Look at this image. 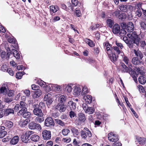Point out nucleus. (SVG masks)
<instances>
[{"mask_svg":"<svg viewBox=\"0 0 146 146\" xmlns=\"http://www.w3.org/2000/svg\"><path fill=\"white\" fill-rule=\"evenodd\" d=\"M136 139L140 144L144 145L146 143V139L144 137H137Z\"/></svg>","mask_w":146,"mask_h":146,"instance_id":"21","label":"nucleus"},{"mask_svg":"<svg viewBox=\"0 0 146 146\" xmlns=\"http://www.w3.org/2000/svg\"><path fill=\"white\" fill-rule=\"evenodd\" d=\"M136 34L135 32H133L132 33H128L127 35V36L130 38L132 40L134 38V36Z\"/></svg>","mask_w":146,"mask_h":146,"instance_id":"44","label":"nucleus"},{"mask_svg":"<svg viewBox=\"0 0 146 146\" xmlns=\"http://www.w3.org/2000/svg\"><path fill=\"white\" fill-rule=\"evenodd\" d=\"M67 99V97L63 95H60L59 97L58 100L60 102L59 103H62L65 102Z\"/></svg>","mask_w":146,"mask_h":146,"instance_id":"31","label":"nucleus"},{"mask_svg":"<svg viewBox=\"0 0 146 146\" xmlns=\"http://www.w3.org/2000/svg\"><path fill=\"white\" fill-rule=\"evenodd\" d=\"M81 136L82 139H86L87 138L91 137L92 134L90 131L86 127H85L80 132Z\"/></svg>","mask_w":146,"mask_h":146,"instance_id":"2","label":"nucleus"},{"mask_svg":"<svg viewBox=\"0 0 146 146\" xmlns=\"http://www.w3.org/2000/svg\"><path fill=\"white\" fill-rule=\"evenodd\" d=\"M71 2L72 5L75 7L77 5L78 1L77 0H72Z\"/></svg>","mask_w":146,"mask_h":146,"instance_id":"57","label":"nucleus"},{"mask_svg":"<svg viewBox=\"0 0 146 146\" xmlns=\"http://www.w3.org/2000/svg\"><path fill=\"white\" fill-rule=\"evenodd\" d=\"M54 122L52 119L50 117H48L45 121V125L46 126H50L53 125Z\"/></svg>","mask_w":146,"mask_h":146,"instance_id":"12","label":"nucleus"},{"mask_svg":"<svg viewBox=\"0 0 146 146\" xmlns=\"http://www.w3.org/2000/svg\"><path fill=\"white\" fill-rule=\"evenodd\" d=\"M134 51L135 55L137 57L139 56L140 59H141L143 57V55L142 53L140 51L138 50H134Z\"/></svg>","mask_w":146,"mask_h":146,"instance_id":"33","label":"nucleus"},{"mask_svg":"<svg viewBox=\"0 0 146 146\" xmlns=\"http://www.w3.org/2000/svg\"><path fill=\"white\" fill-rule=\"evenodd\" d=\"M4 112L5 115L6 116H8L10 114L14 113V110L13 109L11 108L4 109Z\"/></svg>","mask_w":146,"mask_h":146,"instance_id":"20","label":"nucleus"},{"mask_svg":"<svg viewBox=\"0 0 146 146\" xmlns=\"http://www.w3.org/2000/svg\"><path fill=\"white\" fill-rule=\"evenodd\" d=\"M6 49L7 51V56L9 58L11 54V51L10 49L8 47H7Z\"/></svg>","mask_w":146,"mask_h":146,"instance_id":"52","label":"nucleus"},{"mask_svg":"<svg viewBox=\"0 0 146 146\" xmlns=\"http://www.w3.org/2000/svg\"><path fill=\"white\" fill-rule=\"evenodd\" d=\"M66 108V106L64 104L58 103L55 106L54 110L56 111L59 110V111L61 113L64 112Z\"/></svg>","mask_w":146,"mask_h":146,"instance_id":"5","label":"nucleus"},{"mask_svg":"<svg viewBox=\"0 0 146 146\" xmlns=\"http://www.w3.org/2000/svg\"><path fill=\"white\" fill-rule=\"evenodd\" d=\"M33 107L34 108L33 112L34 115L39 117L43 116L44 114L41 109L39 103L35 104L33 105Z\"/></svg>","mask_w":146,"mask_h":146,"instance_id":"1","label":"nucleus"},{"mask_svg":"<svg viewBox=\"0 0 146 146\" xmlns=\"http://www.w3.org/2000/svg\"><path fill=\"white\" fill-rule=\"evenodd\" d=\"M132 40L134 44H136L137 45H138L140 42L141 39L136 34Z\"/></svg>","mask_w":146,"mask_h":146,"instance_id":"24","label":"nucleus"},{"mask_svg":"<svg viewBox=\"0 0 146 146\" xmlns=\"http://www.w3.org/2000/svg\"><path fill=\"white\" fill-rule=\"evenodd\" d=\"M85 41L90 47H93L95 46L94 43L90 39L86 38L85 39Z\"/></svg>","mask_w":146,"mask_h":146,"instance_id":"34","label":"nucleus"},{"mask_svg":"<svg viewBox=\"0 0 146 146\" xmlns=\"http://www.w3.org/2000/svg\"><path fill=\"white\" fill-rule=\"evenodd\" d=\"M121 70L122 72H128L130 70H131V68H128L123 63H121Z\"/></svg>","mask_w":146,"mask_h":146,"instance_id":"14","label":"nucleus"},{"mask_svg":"<svg viewBox=\"0 0 146 146\" xmlns=\"http://www.w3.org/2000/svg\"><path fill=\"white\" fill-rule=\"evenodd\" d=\"M126 29L128 32L131 33L134 30V28L133 23L131 22H129L128 23L126 27Z\"/></svg>","mask_w":146,"mask_h":146,"instance_id":"11","label":"nucleus"},{"mask_svg":"<svg viewBox=\"0 0 146 146\" xmlns=\"http://www.w3.org/2000/svg\"><path fill=\"white\" fill-rule=\"evenodd\" d=\"M44 100L47 106L48 107L50 106L53 101V99L52 98L51 94L49 93L45 95Z\"/></svg>","mask_w":146,"mask_h":146,"instance_id":"3","label":"nucleus"},{"mask_svg":"<svg viewBox=\"0 0 146 146\" xmlns=\"http://www.w3.org/2000/svg\"><path fill=\"white\" fill-rule=\"evenodd\" d=\"M42 135L44 140H48L51 137V132L50 131L44 130L42 131Z\"/></svg>","mask_w":146,"mask_h":146,"instance_id":"7","label":"nucleus"},{"mask_svg":"<svg viewBox=\"0 0 146 146\" xmlns=\"http://www.w3.org/2000/svg\"><path fill=\"white\" fill-rule=\"evenodd\" d=\"M7 134L6 131H3L0 132V138L3 137Z\"/></svg>","mask_w":146,"mask_h":146,"instance_id":"55","label":"nucleus"},{"mask_svg":"<svg viewBox=\"0 0 146 146\" xmlns=\"http://www.w3.org/2000/svg\"><path fill=\"white\" fill-rule=\"evenodd\" d=\"M30 121L29 119H26L22 122L21 125L23 126H25Z\"/></svg>","mask_w":146,"mask_h":146,"instance_id":"53","label":"nucleus"},{"mask_svg":"<svg viewBox=\"0 0 146 146\" xmlns=\"http://www.w3.org/2000/svg\"><path fill=\"white\" fill-rule=\"evenodd\" d=\"M67 4L68 7V9L70 10L71 11H73L74 10V8L73 7L74 6L72 5L70 2H68Z\"/></svg>","mask_w":146,"mask_h":146,"instance_id":"49","label":"nucleus"},{"mask_svg":"<svg viewBox=\"0 0 146 146\" xmlns=\"http://www.w3.org/2000/svg\"><path fill=\"white\" fill-rule=\"evenodd\" d=\"M68 105L71 110H74L76 108L75 103L71 101H69L68 102Z\"/></svg>","mask_w":146,"mask_h":146,"instance_id":"35","label":"nucleus"},{"mask_svg":"<svg viewBox=\"0 0 146 146\" xmlns=\"http://www.w3.org/2000/svg\"><path fill=\"white\" fill-rule=\"evenodd\" d=\"M19 114L22 115L23 117L25 118L29 119L31 117V113L27 111V110H26L25 111H23L18 113Z\"/></svg>","mask_w":146,"mask_h":146,"instance_id":"9","label":"nucleus"},{"mask_svg":"<svg viewBox=\"0 0 146 146\" xmlns=\"http://www.w3.org/2000/svg\"><path fill=\"white\" fill-rule=\"evenodd\" d=\"M29 136L25 133V135H23L21 136L22 141L24 143L28 142L29 140Z\"/></svg>","mask_w":146,"mask_h":146,"instance_id":"27","label":"nucleus"},{"mask_svg":"<svg viewBox=\"0 0 146 146\" xmlns=\"http://www.w3.org/2000/svg\"><path fill=\"white\" fill-rule=\"evenodd\" d=\"M118 8L123 12H125L127 10V6L126 5L120 4L118 6Z\"/></svg>","mask_w":146,"mask_h":146,"instance_id":"22","label":"nucleus"},{"mask_svg":"<svg viewBox=\"0 0 146 146\" xmlns=\"http://www.w3.org/2000/svg\"><path fill=\"white\" fill-rule=\"evenodd\" d=\"M83 99L87 104H90L92 101V96L89 95H85L83 97Z\"/></svg>","mask_w":146,"mask_h":146,"instance_id":"19","label":"nucleus"},{"mask_svg":"<svg viewBox=\"0 0 146 146\" xmlns=\"http://www.w3.org/2000/svg\"><path fill=\"white\" fill-rule=\"evenodd\" d=\"M44 121V118L43 116H37L36 117L35 119V122L36 123H41Z\"/></svg>","mask_w":146,"mask_h":146,"instance_id":"37","label":"nucleus"},{"mask_svg":"<svg viewBox=\"0 0 146 146\" xmlns=\"http://www.w3.org/2000/svg\"><path fill=\"white\" fill-rule=\"evenodd\" d=\"M118 136L113 133H110V141L115 142L118 140Z\"/></svg>","mask_w":146,"mask_h":146,"instance_id":"15","label":"nucleus"},{"mask_svg":"<svg viewBox=\"0 0 146 146\" xmlns=\"http://www.w3.org/2000/svg\"><path fill=\"white\" fill-rule=\"evenodd\" d=\"M75 13L76 15L78 17H80L81 15L80 11L77 9H76Z\"/></svg>","mask_w":146,"mask_h":146,"instance_id":"60","label":"nucleus"},{"mask_svg":"<svg viewBox=\"0 0 146 146\" xmlns=\"http://www.w3.org/2000/svg\"><path fill=\"white\" fill-rule=\"evenodd\" d=\"M56 122L58 124L61 126H64L65 125L64 123L62 120L59 119H56Z\"/></svg>","mask_w":146,"mask_h":146,"instance_id":"54","label":"nucleus"},{"mask_svg":"<svg viewBox=\"0 0 146 146\" xmlns=\"http://www.w3.org/2000/svg\"><path fill=\"white\" fill-rule=\"evenodd\" d=\"M110 59L113 62H114L117 59L115 55V54H112V56L110 57Z\"/></svg>","mask_w":146,"mask_h":146,"instance_id":"56","label":"nucleus"},{"mask_svg":"<svg viewBox=\"0 0 146 146\" xmlns=\"http://www.w3.org/2000/svg\"><path fill=\"white\" fill-rule=\"evenodd\" d=\"M29 128L31 129H36L40 131L41 129V127L40 125L34 121H31L28 125Z\"/></svg>","mask_w":146,"mask_h":146,"instance_id":"4","label":"nucleus"},{"mask_svg":"<svg viewBox=\"0 0 146 146\" xmlns=\"http://www.w3.org/2000/svg\"><path fill=\"white\" fill-rule=\"evenodd\" d=\"M70 130L68 129H64L62 130V133L64 135H66L69 133Z\"/></svg>","mask_w":146,"mask_h":146,"instance_id":"46","label":"nucleus"},{"mask_svg":"<svg viewBox=\"0 0 146 146\" xmlns=\"http://www.w3.org/2000/svg\"><path fill=\"white\" fill-rule=\"evenodd\" d=\"M86 120V118L84 114L81 113L78 114V119H76V121L79 125L85 122Z\"/></svg>","mask_w":146,"mask_h":146,"instance_id":"8","label":"nucleus"},{"mask_svg":"<svg viewBox=\"0 0 146 146\" xmlns=\"http://www.w3.org/2000/svg\"><path fill=\"white\" fill-rule=\"evenodd\" d=\"M82 107L86 113L89 114H92L94 112V109L92 107H88L86 104H83Z\"/></svg>","mask_w":146,"mask_h":146,"instance_id":"6","label":"nucleus"},{"mask_svg":"<svg viewBox=\"0 0 146 146\" xmlns=\"http://www.w3.org/2000/svg\"><path fill=\"white\" fill-rule=\"evenodd\" d=\"M8 42L9 43H11L12 44L13 47L16 49H17L18 48V44L17 41L15 39L12 38H9L8 39Z\"/></svg>","mask_w":146,"mask_h":146,"instance_id":"16","label":"nucleus"},{"mask_svg":"<svg viewBox=\"0 0 146 146\" xmlns=\"http://www.w3.org/2000/svg\"><path fill=\"white\" fill-rule=\"evenodd\" d=\"M79 142L78 139L74 138L73 139V143L74 145V146H76V145H78Z\"/></svg>","mask_w":146,"mask_h":146,"instance_id":"51","label":"nucleus"},{"mask_svg":"<svg viewBox=\"0 0 146 146\" xmlns=\"http://www.w3.org/2000/svg\"><path fill=\"white\" fill-rule=\"evenodd\" d=\"M120 29V27L119 25H115L113 27L112 32L114 34H117L119 33Z\"/></svg>","mask_w":146,"mask_h":146,"instance_id":"23","label":"nucleus"},{"mask_svg":"<svg viewBox=\"0 0 146 146\" xmlns=\"http://www.w3.org/2000/svg\"><path fill=\"white\" fill-rule=\"evenodd\" d=\"M119 33L120 36H123L126 34V32L125 29H121L120 30Z\"/></svg>","mask_w":146,"mask_h":146,"instance_id":"47","label":"nucleus"},{"mask_svg":"<svg viewBox=\"0 0 146 146\" xmlns=\"http://www.w3.org/2000/svg\"><path fill=\"white\" fill-rule=\"evenodd\" d=\"M137 6L138 7V8L136 11V13L137 16L138 17H140L142 15V12L141 9L142 8L141 7L140 4H138Z\"/></svg>","mask_w":146,"mask_h":146,"instance_id":"28","label":"nucleus"},{"mask_svg":"<svg viewBox=\"0 0 146 146\" xmlns=\"http://www.w3.org/2000/svg\"><path fill=\"white\" fill-rule=\"evenodd\" d=\"M104 45L106 50L108 52L107 53L109 57L110 56V54L109 53V51L110 50V44L109 42L107 41L104 42Z\"/></svg>","mask_w":146,"mask_h":146,"instance_id":"32","label":"nucleus"},{"mask_svg":"<svg viewBox=\"0 0 146 146\" xmlns=\"http://www.w3.org/2000/svg\"><path fill=\"white\" fill-rule=\"evenodd\" d=\"M88 92V89L86 86H84L83 87L82 90L81 92V94L82 95H84Z\"/></svg>","mask_w":146,"mask_h":146,"instance_id":"41","label":"nucleus"},{"mask_svg":"<svg viewBox=\"0 0 146 146\" xmlns=\"http://www.w3.org/2000/svg\"><path fill=\"white\" fill-rule=\"evenodd\" d=\"M32 141L34 142L37 141L39 139V137L36 135H32L31 137Z\"/></svg>","mask_w":146,"mask_h":146,"instance_id":"38","label":"nucleus"},{"mask_svg":"<svg viewBox=\"0 0 146 146\" xmlns=\"http://www.w3.org/2000/svg\"><path fill=\"white\" fill-rule=\"evenodd\" d=\"M82 87L75 86L74 87L73 94L75 96H78L80 95L82 91Z\"/></svg>","mask_w":146,"mask_h":146,"instance_id":"10","label":"nucleus"},{"mask_svg":"<svg viewBox=\"0 0 146 146\" xmlns=\"http://www.w3.org/2000/svg\"><path fill=\"white\" fill-rule=\"evenodd\" d=\"M134 42L132 40H130L128 42V43H127L128 46L130 48H133V46L134 45Z\"/></svg>","mask_w":146,"mask_h":146,"instance_id":"40","label":"nucleus"},{"mask_svg":"<svg viewBox=\"0 0 146 146\" xmlns=\"http://www.w3.org/2000/svg\"><path fill=\"white\" fill-rule=\"evenodd\" d=\"M141 28L143 30L146 29V23L144 21H141L139 22Z\"/></svg>","mask_w":146,"mask_h":146,"instance_id":"39","label":"nucleus"},{"mask_svg":"<svg viewBox=\"0 0 146 146\" xmlns=\"http://www.w3.org/2000/svg\"><path fill=\"white\" fill-rule=\"evenodd\" d=\"M14 91L13 90H9L7 92V95L9 97H13L14 96Z\"/></svg>","mask_w":146,"mask_h":146,"instance_id":"43","label":"nucleus"},{"mask_svg":"<svg viewBox=\"0 0 146 146\" xmlns=\"http://www.w3.org/2000/svg\"><path fill=\"white\" fill-rule=\"evenodd\" d=\"M71 139L70 138H63L62 141L64 142L69 143Z\"/></svg>","mask_w":146,"mask_h":146,"instance_id":"63","label":"nucleus"},{"mask_svg":"<svg viewBox=\"0 0 146 146\" xmlns=\"http://www.w3.org/2000/svg\"><path fill=\"white\" fill-rule=\"evenodd\" d=\"M13 101V99L11 98H4V102L6 103H9Z\"/></svg>","mask_w":146,"mask_h":146,"instance_id":"59","label":"nucleus"},{"mask_svg":"<svg viewBox=\"0 0 146 146\" xmlns=\"http://www.w3.org/2000/svg\"><path fill=\"white\" fill-rule=\"evenodd\" d=\"M20 107L21 110L19 111L18 113L21 111H25L26 110H27V105L23 101H21L20 102Z\"/></svg>","mask_w":146,"mask_h":146,"instance_id":"13","label":"nucleus"},{"mask_svg":"<svg viewBox=\"0 0 146 146\" xmlns=\"http://www.w3.org/2000/svg\"><path fill=\"white\" fill-rule=\"evenodd\" d=\"M50 12L51 13V12H52L53 13H55L57 11L59 10V8L56 5L54 6L52 5L50 7Z\"/></svg>","mask_w":146,"mask_h":146,"instance_id":"30","label":"nucleus"},{"mask_svg":"<svg viewBox=\"0 0 146 146\" xmlns=\"http://www.w3.org/2000/svg\"><path fill=\"white\" fill-rule=\"evenodd\" d=\"M123 60L126 64H128L129 60L125 56L123 58Z\"/></svg>","mask_w":146,"mask_h":146,"instance_id":"62","label":"nucleus"},{"mask_svg":"<svg viewBox=\"0 0 146 146\" xmlns=\"http://www.w3.org/2000/svg\"><path fill=\"white\" fill-rule=\"evenodd\" d=\"M11 54H13V56L17 59H19L20 58V54L17 50L14 49L11 50Z\"/></svg>","mask_w":146,"mask_h":146,"instance_id":"25","label":"nucleus"},{"mask_svg":"<svg viewBox=\"0 0 146 146\" xmlns=\"http://www.w3.org/2000/svg\"><path fill=\"white\" fill-rule=\"evenodd\" d=\"M39 87L38 86L36 85L35 84H33L31 86L32 89L34 90H38Z\"/></svg>","mask_w":146,"mask_h":146,"instance_id":"61","label":"nucleus"},{"mask_svg":"<svg viewBox=\"0 0 146 146\" xmlns=\"http://www.w3.org/2000/svg\"><path fill=\"white\" fill-rule=\"evenodd\" d=\"M23 72H17L16 75V77L17 78L20 79L21 78L23 74L22 73Z\"/></svg>","mask_w":146,"mask_h":146,"instance_id":"48","label":"nucleus"},{"mask_svg":"<svg viewBox=\"0 0 146 146\" xmlns=\"http://www.w3.org/2000/svg\"><path fill=\"white\" fill-rule=\"evenodd\" d=\"M19 141V137L17 135L14 137L10 141L11 144L12 145H15L18 143Z\"/></svg>","mask_w":146,"mask_h":146,"instance_id":"26","label":"nucleus"},{"mask_svg":"<svg viewBox=\"0 0 146 146\" xmlns=\"http://www.w3.org/2000/svg\"><path fill=\"white\" fill-rule=\"evenodd\" d=\"M42 94V92L41 90H37L35 92L34 94L33 95V97L34 98H38Z\"/></svg>","mask_w":146,"mask_h":146,"instance_id":"29","label":"nucleus"},{"mask_svg":"<svg viewBox=\"0 0 146 146\" xmlns=\"http://www.w3.org/2000/svg\"><path fill=\"white\" fill-rule=\"evenodd\" d=\"M139 90L140 93H144L145 90L143 88L141 85H138L137 86Z\"/></svg>","mask_w":146,"mask_h":146,"instance_id":"50","label":"nucleus"},{"mask_svg":"<svg viewBox=\"0 0 146 146\" xmlns=\"http://www.w3.org/2000/svg\"><path fill=\"white\" fill-rule=\"evenodd\" d=\"M126 15L125 13H122L118 16V18L120 19H125L126 18Z\"/></svg>","mask_w":146,"mask_h":146,"instance_id":"45","label":"nucleus"},{"mask_svg":"<svg viewBox=\"0 0 146 146\" xmlns=\"http://www.w3.org/2000/svg\"><path fill=\"white\" fill-rule=\"evenodd\" d=\"M138 80L139 82L141 84H144L146 82V78L143 76L139 77Z\"/></svg>","mask_w":146,"mask_h":146,"instance_id":"36","label":"nucleus"},{"mask_svg":"<svg viewBox=\"0 0 146 146\" xmlns=\"http://www.w3.org/2000/svg\"><path fill=\"white\" fill-rule=\"evenodd\" d=\"M11 76H13V71L10 68L8 69L6 71Z\"/></svg>","mask_w":146,"mask_h":146,"instance_id":"64","label":"nucleus"},{"mask_svg":"<svg viewBox=\"0 0 146 146\" xmlns=\"http://www.w3.org/2000/svg\"><path fill=\"white\" fill-rule=\"evenodd\" d=\"M68 85L66 86L65 88V90L68 92H70L72 90V86H73V85Z\"/></svg>","mask_w":146,"mask_h":146,"instance_id":"42","label":"nucleus"},{"mask_svg":"<svg viewBox=\"0 0 146 146\" xmlns=\"http://www.w3.org/2000/svg\"><path fill=\"white\" fill-rule=\"evenodd\" d=\"M9 90L7 84H3L0 89V92L4 95L7 94V92Z\"/></svg>","mask_w":146,"mask_h":146,"instance_id":"17","label":"nucleus"},{"mask_svg":"<svg viewBox=\"0 0 146 146\" xmlns=\"http://www.w3.org/2000/svg\"><path fill=\"white\" fill-rule=\"evenodd\" d=\"M70 117L71 118H73L76 115V114L75 113L74 111L71 110L69 114Z\"/></svg>","mask_w":146,"mask_h":146,"instance_id":"58","label":"nucleus"},{"mask_svg":"<svg viewBox=\"0 0 146 146\" xmlns=\"http://www.w3.org/2000/svg\"><path fill=\"white\" fill-rule=\"evenodd\" d=\"M131 63L132 64L135 65H138L141 64H142V62L139 60L137 57H133Z\"/></svg>","mask_w":146,"mask_h":146,"instance_id":"18","label":"nucleus"}]
</instances>
